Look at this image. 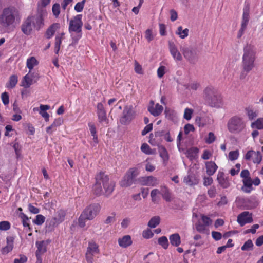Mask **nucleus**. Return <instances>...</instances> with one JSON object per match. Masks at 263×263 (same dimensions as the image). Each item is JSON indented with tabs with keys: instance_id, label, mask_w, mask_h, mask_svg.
Returning a JSON list of instances; mask_svg holds the SVG:
<instances>
[{
	"instance_id": "obj_47",
	"label": "nucleus",
	"mask_w": 263,
	"mask_h": 263,
	"mask_svg": "<svg viewBox=\"0 0 263 263\" xmlns=\"http://www.w3.org/2000/svg\"><path fill=\"white\" fill-rule=\"evenodd\" d=\"M45 217L42 215H37L36 218L33 220V222L37 225H41L45 221Z\"/></svg>"
},
{
	"instance_id": "obj_33",
	"label": "nucleus",
	"mask_w": 263,
	"mask_h": 263,
	"mask_svg": "<svg viewBox=\"0 0 263 263\" xmlns=\"http://www.w3.org/2000/svg\"><path fill=\"white\" fill-rule=\"evenodd\" d=\"M160 222V218L158 216L153 217L148 222V226L151 228H155Z\"/></svg>"
},
{
	"instance_id": "obj_51",
	"label": "nucleus",
	"mask_w": 263,
	"mask_h": 263,
	"mask_svg": "<svg viewBox=\"0 0 263 263\" xmlns=\"http://www.w3.org/2000/svg\"><path fill=\"white\" fill-rule=\"evenodd\" d=\"M126 175H129V177L134 180V178L138 175V170L136 168H130L128 172L126 173Z\"/></svg>"
},
{
	"instance_id": "obj_10",
	"label": "nucleus",
	"mask_w": 263,
	"mask_h": 263,
	"mask_svg": "<svg viewBox=\"0 0 263 263\" xmlns=\"http://www.w3.org/2000/svg\"><path fill=\"white\" fill-rule=\"evenodd\" d=\"M135 117V112L132 109V107L126 106L123 111V116L120 119V122L122 124L129 123Z\"/></svg>"
},
{
	"instance_id": "obj_18",
	"label": "nucleus",
	"mask_w": 263,
	"mask_h": 263,
	"mask_svg": "<svg viewBox=\"0 0 263 263\" xmlns=\"http://www.w3.org/2000/svg\"><path fill=\"white\" fill-rule=\"evenodd\" d=\"M163 110V106L158 103L156 104L155 107L153 106H149L148 108V110L149 111V112L155 117L160 115L162 112Z\"/></svg>"
},
{
	"instance_id": "obj_7",
	"label": "nucleus",
	"mask_w": 263,
	"mask_h": 263,
	"mask_svg": "<svg viewBox=\"0 0 263 263\" xmlns=\"http://www.w3.org/2000/svg\"><path fill=\"white\" fill-rule=\"evenodd\" d=\"M14 21L15 17L13 9L9 8L4 9L0 15V24L3 27H8L13 24Z\"/></svg>"
},
{
	"instance_id": "obj_54",
	"label": "nucleus",
	"mask_w": 263,
	"mask_h": 263,
	"mask_svg": "<svg viewBox=\"0 0 263 263\" xmlns=\"http://www.w3.org/2000/svg\"><path fill=\"white\" fill-rule=\"evenodd\" d=\"M200 221L203 224H204V225L207 227L209 226H210L212 223V221L210 219V218L204 215H202L201 220Z\"/></svg>"
},
{
	"instance_id": "obj_8",
	"label": "nucleus",
	"mask_w": 263,
	"mask_h": 263,
	"mask_svg": "<svg viewBox=\"0 0 263 263\" xmlns=\"http://www.w3.org/2000/svg\"><path fill=\"white\" fill-rule=\"evenodd\" d=\"M199 52V50L196 47H189L182 49L184 58L191 63H195L197 62Z\"/></svg>"
},
{
	"instance_id": "obj_19",
	"label": "nucleus",
	"mask_w": 263,
	"mask_h": 263,
	"mask_svg": "<svg viewBox=\"0 0 263 263\" xmlns=\"http://www.w3.org/2000/svg\"><path fill=\"white\" fill-rule=\"evenodd\" d=\"M217 179L218 183L223 188H227L230 186V182L223 173L219 172Z\"/></svg>"
},
{
	"instance_id": "obj_64",
	"label": "nucleus",
	"mask_w": 263,
	"mask_h": 263,
	"mask_svg": "<svg viewBox=\"0 0 263 263\" xmlns=\"http://www.w3.org/2000/svg\"><path fill=\"white\" fill-rule=\"evenodd\" d=\"M62 123L63 120L61 118H58L55 119L51 124V127H53V128L55 129V128L61 125Z\"/></svg>"
},
{
	"instance_id": "obj_55",
	"label": "nucleus",
	"mask_w": 263,
	"mask_h": 263,
	"mask_svg": "<svg viewBox=\"0 0 263 263\" xmlns=\"http://www.w3.org/2000/svg\"><path fill=\"white\" fill-rule=\"evenodd\" d=\"M154 235L153 233L150 229L144 230L142 233V236L144 238L149 239L152 238Z\"/></svg>"
},
{
	"instance_id": "obj_23",
	"label": "nucleus",
	"mask_w": 263,
	"mask_h": 263,
	"mask_svg": "<svg viewBox=\"0 0 263 263\" xmlns=\"http://www.w3.org/2000/svg\"><path fill=\"white\" fill-rule=\"evenodd\" d=\"M59 28L60 24L58 23H54L51 25L46 31V37L48 39L51 38L54 35L56 30Z\"/></svg>"
},
{
	"instance_id": "obj_56",
	"label": "nucleus",
	"mask_w": 263,
	"mask_h": 263,
	"mask_svg": "<svg viewBox=\"0 0 263 263\" xmlns=\"http://www.w3.org/2000/svg\"><path fill=\"white\" fill-rule=\"evenodd\" d=\"M160 194V191L158 189H153L151 192V197L152 198V200L153 202H155L156 201V196Z\"/></svg>"
},
{
	"instance_id": "obj_46",
	"label": "nucleus",
	"mask_w": 263,
	"mask_h": 263,
	"mask_svg": "<svg viewBox=\"0 0 263 263\" xmlns=\"http://www.w3.org/2000/svg\"><path fill=\"white\" fill-rule=\"evenodd\" d=\"M71 36L72 39V42L71 44L75 45V44H77V43L78 42V41L81 38L82 32H76V34H74L73 33H71Z\"/></svg>"
},
{
	"instance_id": "obj_5",
	"label": "nucleus",
	"mask_w": 263,
	"mask_h": 263,
	"mask_svg": "<svg viewBox=\"0 0 263 263\" xmlns=\"http://www.w3.org/2000/svg\"><path fill=\"white\" fill-rule=\"evenodd\" d=\"M100 209L101 206L98 203L92 204L86 207L79 218V226L81 228H84L86 225V220L93 219L99 213Z\"/></svg>"
},
{
	"instance_id": "obj_48",
	"label": "nucleus",
	"mask_w": 263,
	"mask_h": 263,
	"mask_svg": "<svg viewBox=\"0 0 263 263\" xmlns=\"http://www.w3.org/2000/svg\"><path fill=\"white\" fill-rule=\"evenodd\" d=\"M10 224L7 221H3L0 222V230L7 231L10 229Z\"/></svg>"
},
{
	"instance_id": "obj_6",
	"label": "nucleus",
	"mask_w": 263,
	"mask_h": 263,
	"mask_svg": "<svg viewBox=\"0 0 263 263\" xmlns=\"http://www.w3.org/2000/svg\"><path fill=\"white\" fill-rule=\"evenodd\" d=\"M246 122L239 116H235L231 118L228 122V130L232 134H239L246 128Z\"/></svg>"
},
{
	"instance_id": "obj_63",
	"label": "nucleus",
	"mask_w": 263,
	"mask_h": 263,
	"mask_svg": "<svg viewBox=\"0 0 263 263\" xmlns=\"http://www.w3.org/2000/svg\"><path fill=\"white\" fill-rule=\"evenodd\" d=\"M215 140V136H214V134L212 132H210L208 135V137L206 138L205 141L207 143L211 144Z\"/></svg>"
},
{
	"instance_id": "obj_44",
	"label": "nucleus",
	"mask_w": 263,
	"mask_h": 263,
	"mask_svg": "<svg viewBox=\"0 0 263 263\" xmlns=\"http://www.w3.org/2000/svg\"><path fill=\"white\" fill-rule=\"evenodd\" d=\"M98 120L100 123H108V119L106 117V112H98Z\"/></svg>"
},
{
	"instance_id": "obj_27",
	"label": "nucleus",
	"mask_w": 263,
	"mask_h": 263,
	"mask_svg": "<svg viewBox=\"0 0 263 263\" xmlns=\"http://www.w3.org/2000/svg\"><path fill=\"white\" fill-rule=\"evenodd\" d=\"M144 184L148 186H156L159 183L157 179L153 176H148L143 178Z\"/></svg>"
},
{
	"instance_id": "obj_15",
	"label": "nucleus",
	"mask_w": 263,
	"mask_h": 263,
	"mask_svg": "<svg viewBox=\"0 0 263 263\" xmlns=\"http://www.w3.org/2000/svg\"><path fill=\"white\" fill-rule=\"evenodd\" d=\"M7 245L2 249L1 252L3 254H7L11 251L13 248L14 237L8 236L7 237Z\"/></svg>"
},
{
	"instance_id": "obj_20",
	"label": "nucleus",
	"mask_w": 263,
	"mask_h": 263,
	"mask_svg": "<svg viewBox=\"0 0 263 263\" xmlns=\"http://www.w3.org/2000/svg\"><path fill=\"white\" fill-rule=\"evenodd\" d=\"M160 194H161L162 198L166 202H171L172 200L171 193H170L168 189L166 186H161Z\"/></svg>"
},
{
	"instance_id": "obj_30",
	"label": "nucleus",
	"mask_w": 263,
	"mask_h": 263,
	"mask_svg": "<svg viewBox=\"0 0 263 263\" xmlns=\"http://www.w3.org/2000/svg\"><path fill=\"white\" fill-rule=\"evenodd\" d=\"M26 64L27 68L29 69V73H30L33 67L38 65L39 62L35 57H31L27 59Z\"/></svg>"
},
{
	"instance_id": "obj_34",
	"label": "nucleus",
	"mask_w": 263,
	"mask_h": 263,
	"mask_svg": "<svg viewBox=\"0 0 263 263\" xmlns=\"http://www.w3.org/2000/svg\"><path fill=\"white\" fill-rule=\"evenodd\" d=\"M196 230L200 233H205L208 230V227L203 224L200 220H198L195 224Z\"/></svg>"
},
{
	"instance_id": "obj_52",
	"label": "nucleus",
	"mask_w": 263,
	"mask_h": 263,
	"mask_svg": "<svg viewBox=\"0 0 263 263\" xmlns=\"http://www.w3.org/2000/svg\"><path fill=\"white\" fill-rule=\"evenodd\" d=\"M193 112V109L186 108L184 110V118L187 120H190L191 119Z\"/></svg>"
},
{
	"instance_id": "obj_16",
	"label": "nucleus",
	"mask_w": 263,
	"mask_h": 263,
	"mask_svg": "<svg viewBox=\"0 0 263 263\" xmlns=\"http://www.w3.org/2000/svg\"><path fill=\"white\" fill-rule=\"evenodd\" d=\"M205 168L207 174L209 176H212L215 173L218 168V166L215 162L208 161L205 163Z\"/></svg>"
},
{
	"instance_id": "obj_22",
	"label": "nucleus",
	"mask_w": 263,
	"mask_h": 263,
	"mask_svg": "<svg viewBox=\"0 0 263 263\" xmlns=\"http://www.w3.org/2000/svg\"><path fill=\"white\" fill-rule=\"evenodd\" d=\"M36 245L37 248V250L36 251V256L39 260L40 258V256L42 254H43L46 251V247L45 246L44 241H37Z\"/></svg>"
},
{
	"instance_id": "obj_45",
	"label": "nucleus",
	"mask_w": 263,
	"mask_h": 263,
	"mask_svg": "<svg viewBox=\"0 0 263 263\" xmlns=\"http://www.w3.org/2000/svg\"><path fill=\"white\" fill-rule=\"evenodd\" d=\"M52 11L53 15L57 18L60 13V6L59 4H54L52 7Z\"/></svg>"
},
{
	"instance_id": "obj_31",
	"label": "nucleus",
	"mask_w": 263,
	"mask_h": 263,
	"mask_svg": "<svg viewBox=\"0 0 263 263\" xmlns=\"http://www.w3.org/2000/svg\"><path fill=\"white\" fill-rule=\"evenodd\" d=\"M18 82V78L16 75L13 74L10 77L9 82L6 84V87L8 88H14Z\"/></svg>"
},
{
	"instance_id": "obj_57",
	"label": "nucleus",
	"mask_w": 263,
	"mask_h": 263,
	"mask_svg": "<svg viewBox=\"0 0 263 263\" xmlns=\"http://www.w3.org/2000/svg\"><path fill=\"white\" fill-rule=\"evenodd\" d=\"M2 100L4 105H7L9 102V95L7 92H5L2 94Z\"/></svg>"
},
{
	"instance_id": "obj_49",
	"label": "nucleus",
	"mask_w": 263,
	"mask_h": 263,
	"mask_svg": "<svg viewBox=\"0 0 263 263\" xmlns=\"http://www.w3.org/2000/svg\"><path fill=\"white\" fill-rule=\"evenodd\" d=\"M145 37L148 42H150L154 39V35L153 33V31H152V29H147L145 31Z\"/></svg>"
},
{
	"instance_id": "obj_4",
	"label": "nucleus",
	"mask_w": 263,
	"mask_h": 263,
	"mask_svg": "<svg viewBox=\"0 0 263 263\" xmlns=\"http://www.w3.org/2000/svg\"><path fill=\"white\" fill-rule=\"evenodd\" d=\"M43 24V18L41 15L29 16L22 23L21 30L24 34L29 35L33 27L39 30Z\"/></svg>"
},
{
	"instance_id": "obj_3",
	"label": "nucleus",
	"mask_w": 263,
	"mask_h": 263,
	"mask_svg": "<svg viewBox=\"0 0 263 263\" xmlns=\"http://www.w3.org/2000/svg\"><path fill=\"white\" fill-rule=\"evenodd\" d=\"M203 97L205 103L211 107L219 108L222 105L221 95L212 86L204 89Z\"/></svg>"
},
{
	"instance_id": "obj_12",
	"label": "nucleus",
	"mask_w": 263,
	"mask_h": 263,
	"mask_svg": "<svg viewBox=\"0 0 263 263\" xmlns=\"http://www.w3.org/2000/svg\"><path fill=\"white\" fill-rule=\"evenodd\" d=\"M253 221L252 214L248 211L243 212L237 216V221L241 227L247 223H251Z\"/></svg>"
},
{
	"instance_id": "obj_42",
	"label": "nucleus",
	"mask_w": 263,
	"mask_h": 263,
	"mask_svg": "<svg viewBox=\"0 0 263 263\" xmlns=\"http://www.w3.org/2000/svg\"><path fill=\"white\" fill-rule=\"evenodd\" d=\"M158 243L164 249H166L168 246V241L166 236H162L158 239Z\"/></svg>"
},
{
	"instance_id": "obj_26",
	"label": "nucleus",
	"mask_w": 263,
	"mask_h": 263,
	"mask_svg": "<svg viewBox=\"0 0 263 263\" xmlns=\"http://www.w3.org/2000/svg\"><path fill=\"white\" fill-rule=\"evenodd\" d=\"M170 243L172 246L178 247L181 243V238L178 233H175L170 236Z\"/></svg>"
},
{
	"instance_id": "obj_32",
	"label": "nucleus",
	"mask_w": 263,
	"mask_h": 263,
	"mask_svg": "<svg viewBox=\"0 0 263 263\" xmlns=\"http://www.w3.org/2000/svg\"><path fill=\"white\" fill-rule=\"evenodd\" d=\"M99 252L98 246L95 242H89L87 249V252L91 254L98 253Z\"/></svg>"
},
{
	"instance_id": "obj_58",
	"label": "nucleus",
	"mask_w": 263,
	"mask_h": 263,
	"mask_svg": "<svg viewBox=\"0 0 263 263\" xmlns=\"http://www.w3.org/2000/svg\"><path fill=\"white\" fill-rule=\"evenodd\" d=\"M135 71L138 74H143L142 66L136 61L135 62Z\"/></svg>"
},
{
	"instance_id": "obj_2",
	"label": "nucleus",
	"mask_w": 263,
	"mask_h": 263,
	"mask_svg": "<svg viewBox=\"0 0 263 263\" xmlns=\"http://www.w3.org/2000/svg\"><path fill=\"white\" fill-rule=\"evenodd\" d=\"M256 53V48L254 45L248 44L244 47L242 63L245 71L249 72L254 68Z\"/></svg>"
},
{
	"instance_id": "obj_17",
	"label": "nucleus",
	"mask_w": 263,
	"mask_h": 263,
	"mask_svg": "<svg viewBox=\"0 0 263 263\" xmlns=\"http://www.w3.org/2000/svg\"><path fill=\"white\" fill-rule=\"evenodd\" d=\"M118 243L122 248H126L132 244L131 237L129 235H125L118 239Z\"/></svg>"
},
{
	"instance_id": "obj_59",
	"label": "nucleus",
	"mask_w": 263,
	"mask_h": 263,
	"mask_svg": "<svg viewBox=\"0 0 263 263\" xmlns=\"http://www.w3.org/2000/svg\"><path fill=\"white\" fill-rule=\"evenodd\" d=\"M165 73V67L161 66L157 70V75L159 78H162Z\"/></svg>"
},
{
	"instance_id": "obj_13",
	"label": "nucleus",
	"mask_w": 263,
	"mask_h": 263,
	"mask_svg": "<svg viewBox=\"0 0 263 263\" xmlns=\"http://www.w3.org/2000/svg\"><path fill=\"white\" fill-rule=\"evenodd\" d=\"M65 215L66 212L64 210H58L55 216L50 220L49 222L50 226L52 227L57 226L64 220Z\"/></svg>"
},
{
	"instance_id": "obj_53",
	"label": "nucleus",
	"mask_w": 263,
	"mask_h": 263,
	"mask_svg": "<svg viewBox=\"0 0 263 263\" xmlns=\"http://www.w3.org/2000/svg\"><path fill=\"white\" fill-rule=\"evenodd\" d=\"M84 1H82L80 2H78L74 6V10L77 12H80L82 11L84 8Z\"/></svg>"
},
{
	"instance_id": "obj_62",
	"label": "nucleus",
	"mask_w": 263,
	"mask_h": 263,
	"mask_svg": "<svg viewBox=\"0 0 263 263\" xmlns=\"http://www.w3.org/2000/svg\"><path fill=\"white\" fill-rule=\"evenodd\" d=\"M213 182V179L211 177H204L203 185L204 186H209L212 184Z\"/></svg>"
},
{
	"instance_id": "obj_40",
	"label": "nucleus",
	"mask_w": 263,
	"mask_h": 263,
	"mask_svg": "<svg viewBox=\"0 0 263 263\" xmlns=\"http://www.w3.org/2000/svg\"><path fill=\"white\" fill-rule=\"evenodd\" d=\"M249 20V9L246 8L243 9L242 16V20L241 24L247 26Z\"/></svg>"
},
{
	"instance_id": "obj_1",
	"label": "nucleus",
	"mask_w": 263,
	"mask_h": 263,
	"mask_svg": "<svg viewBox=\"0 0 263 263\" xmlns=\"http://www.w3.org/2000/svg\"><path fill=\"white\" fill-rule=\"evenodd\" d=\"M96 183L92 187V192L96 195L99 196L103 195L109 196L115 190L116 183L110 180L105 172H100L95 177Z\"/></svg>"
},
{
	"instance_id": "obj_39",
	"label": "nucleus",
	"mask_w": 263,
	"mask_h": 263,
	"mask_svg": "<svg viewBox=\"0 0 263 263\" xmlns=\"http://www.w3.org/2000/svg\"><path fill=\"white\" fill-rule=\"evenodd\" d=\"M247 203L248 204V206L250 209H253L256 208L259 204L258 201L255 198L250 197L247 200Z\"/></svg>"
},
{
	"instance_id": "obj_24",
	"label": "nucleus",
	"mask_w": 263,
	"mask_h": 263,
	"mask_svg": "<svg viewBox=\"0 0 263 263\" xmlns=\"http://www.w3.org/2000/svg\"><path fill=\"white\" fill-rule=\"evenodd\" d=\"M30 73L26 74L22 81V86L27 88L29 87L33 83V79L30 76Z\"/></svg>"
},
{
	"instance_id": "obj_37",
	"label": "nucleus",
	"mask_w": 263,
	"mask_h": 263,
	"mask_svg": "<svg viewBox=\"0 0 263 263\" xmlns=\"http://www.w3.org/2000/svg\"><path fill=\"white\" fill-rule=\"evenodd\" d=\"M251 127L253 128L257 129H263V118H258L256 121L251 124Z\"/></svg>"
},
{
	"instance_id": "obj_25",
	"label": "nucleus",
	"mask_w": 263,
	"mask_h": 263,
	"mask_svg": "<svg viewBox=\"0 0 263 263\" xmlns=\"http://www.w3.org/2000/svg\"><path fill=\"white\" fill-rule=\"evenodd\" d=\"M158 151L160 156L162 158L164 164L167 162L169 159V155L166 148L162 145L159 146Z\"/></svg>"
},
{
	"instance_id": "obj_29",
	"label": "nucleus",
	"mask_w": 263,
	"mask_h": 263,
	"mask_svg": "<svg viewBox=\"0 0 263 263\" xmlns=\"http://www.w3.org/2000/svg\"><path fill=\"white\" fill-rule=\"evenodd\" d=\"M199 149L197 147H191L186 152V156L190 159L193 160L197 157Z\"/></svg>"
},
{
	"instance_id": "obj_50",
	"label": "nucleus",
	"mask_w": 263,
	"mask_h": 263,
	"mask_svg": "<svg viewBox=\"0 0 263 263\" xmlns=\"http://www.w3.org/2000/svg\"><path fill=\"white\" fill-rule=\"evenodd\" d=\"M239 156V151L238 150L231 151L229 153V159L233 161L236 160Z\"/></svg>"
},
{
	"instance_id": "obj_35",
	"label": "nucleus",
	"mask_w": 263,
	"mask_h": 263,
	"mask_svg": "<svg viewBox=\"0 0 263 263\" xmlns=\"http://www.w3.org/2000/svg\"><path fill=\"white\" fill-rule=\"evenodd\" d=\"M141 151L147 155H152L155 154L156 151L151 148L146 143H143L141 146Z\"/></svg>"
},
{
	"instance_id": "obj_41",
	"label": "nucleus",
	"mask_w": 263,
	"mask_h": 263,
	"mask_svg": "<svg viewBox=\"0 0 263 263\" xmlns=\"http://www.w3.org/2000/svg\"><path fill=\"white\" fill-rule=\"evenodd\" d=\"M253 246L252 241L251 239H248L241 247V249L242 251H250L253 249Z\"/></svg>"
},
{
	"instance_id": "obj_9",
	"label": "nucleus",
	"mask_w": 263,
	"mask_h": 263,
	"mask_svg": "<svg viewBox=\"0 0 263 263\" xmlns=\"http://www.w3.org/2000/svg\"><path fill=\"white\" fill-rule=\"evenodd\" d=\"M82 15L79 14L76 15L74 18L70 21L69 31L80 32H82V27L83 22L82 21Z\"/></svg>"
},
{
	"instance_id": "obj_21",
	"label": "nucleus",
	"mask_w": 263,
	"mask_h": 263,
	"mask_svg": "<svg viewBox=\"0 0 263 263\" xmlns=\"http://www.w3.org/2000/svg\"><path fill=\"white\" fill-rule=\"evenodd\" d=\"M243 186L241 190L245 193H250L252 190V181L250 177L243 179Z\"/></svg>"
},
{
	"instance_id": "obj_38",
	"label": "nucleus",
	"mask_w": 263,
	"mask_h": 263,
	"mask_svg": "<svg viewBox=\"0 0 263 263\" xmlns=\"http://www.w3.org/2000/svg\"><path fill=\"white\" fill-rule=\"evenodd\" d=\"M189 33V29L185 28L184 30H182V27L181 26H179L177 28V30L176 31V34L179 35L181 39H184L187 36Z\"/></svg>"
},
{
	"instance_id": "obj_61",
	"label": "nucleus",
	"mask_w": 263,
	"mask_h": 263,
	"mask_svg": "<svg viewBox=\"0 0 263 263\" xmlns=\"http://www.w3.org/2000/svg\"><path fill=\"white\" fill-rule=\"evenodd\" d=\"M153 129V124L151 123L148 125H147L144 128V129L142 131V135L143 136L147 134L148 132L151 131Z\"/></svg>"
},
{
	"instance_id": "obj_36",
	"label": "nucleus",
	"mask_w": 263,
	"mask_h": 263,
	"mask_svg": "<svg viewBox=\"0 0 263 263\" xmlns=\"http://www.w3.org/2000/svg\"><path fill=\"white\" fill-rule=\"evenodd\" d=\"M64 33H61V36L57 35L56 36L55 38V47H54V50L55 53L56 54H58L59 53V51L60 49V46L62 42V36L64 35Z\"/></svg>"
},
{
	"instance_id": "obj_60",
	"label": "nucleus",
	"mask_w": 263,
	"mask_h": 263,
	"mask_svg": "<svg viewBox=\"0 0 263 263\" xmlns=\"http://www.w3.org/2000/svg\"><path fill=\"white\" fill-rule=\"evenodd\" d=\"M27 258L24 255H21L19 258H15L14 263H25L27 261Z\"/></svg>"
},
{
	"instance_id": "obj_14",
	"label": "nucleus",
	"mask_w": 263,
	"mask_h": 263,
	"mask_svg": "<svg viewBox=\"0 0 263 263\" xmlns=\"http://www.w3.org/2000/svg\"><path fill=\"white\" fill-rule=\"evenodd\" d=\"M168 48L171 55L175 60L180 61L182 60V57L181 53L178 51L177 46L173 41L168 42Z\"/></svg>"
},
{
	"instance_id": "obj_11",
	"label": "nucleus",
	"mask_w": 263,
	"mask_h": 263,
	"mask_svg": "<svg viewBox=\"0 0 263 263\" xmlns=\"http://www.w3.org/2000/svg\"><path fill=\"white\" fill-rule=\"evenodd\" d=\"M245 159L247 161L252 160L254 163L259 164L262 160V155L259 151L250 150L245 155Z\"/></svg>"
},
{
	"instance_id": "obj_43",
	"label": "nucleus",
	"mask_w": 263,
	"mask_h": 263,
	"mask_svg": "<svg viewBox=\"0 0 263 263\" xmlns=\"http://www.w3.org/2000/svg\"><path fill=\"white\" fill-rule=\"evenodd\" d=\"M194 177L193 175H188L185 176L183 179V182L187 185L191 186L193 184H196V182L194 180Z\"/></svg>"
},
{
	"instance_id": "obj_28",
	"label": "nucleus",
	"mask_w": 263,
	"mask_h": 263,
	"mask_svg": "<svg viewBox=\"0 0 263 263\" xmlns=\"http://www.w3.org/2000/svg\"><path fill=\"white\" fill-rule=\"evenodd\" d=\"M134 180L129 175H125L120 184L123 187H127L132 185Z\"/></svg>"
}]
</instances>
